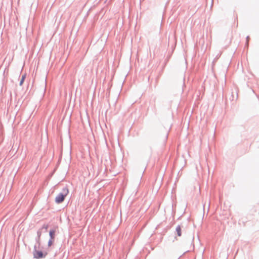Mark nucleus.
Instances as JSON below:
<instances>
[{
	"mask_svg": "<svg viewBox=\"0 0 259 259\" xmlns=\"http://www.w3.org/2000/svg\"><path fill=\"white\" fill-rule=\"evenodd\" d=\"M176 232L179 236H181L182 235L181 227H180V226H178L177 227Z\"/></svg>",
	"mask_w": 259,
	"mask_h": 259,
	"instance_id": "obj_6",
	"label": "nucleus"
},
{
	"mask_svg": "<svg viewBox=\"0 0 259 259\" xmlns=\"http://www.w3.org/2000/svg\"><path fill=\"white\" fill-rule=\"evenodd\" d=\"M56 231L54 229L51 230L49 232L50 239H55Z\"/></svg>",
	"mask_w": 259,
	"mask_h": 259,
	"instance_id": "obj_4",
	"label": "nucleus"
},
{
	"mask_svg": "<svg viewBox=\"0 0 259 259\" xmlns=\"http://www.w3.org/2000/svg\"><path fill=\"white\" fill-rule=\"evenodd\" d=\"M54 239H50L49 241H48V246H51L52 245L53 243V242H54Z\"/></svg>",
	"mask_w": 259,
	"mask_h": 259,
	"instance_id": "obj_7",
	"label": "nucleus"
},
{
	"mask_svg": "<svg viewBox=\"0 0 259 259\" xmlns=\"http://www.w3.org/2000/svg\"><path fill=\"white\" fill-rule=\"evenodd\" d=\"M69 193L68 189L67 187L64 188L62 192L59 193L55 198V202L60 204L63 202Z\"/></svg>",
	"mask_w": 259,
	"mask_h": 259,
	"instance_id": "obj_1",
	"label": "nucleus"
},
{
	"mask_svg": "<svg viewBox=\"0 0 259 259\" xmlns=\"http://www.w3.org/2000/svg\"><path fill=\"white\" fill-rule=\"evenodd\" d=\"M48 228V225H44L43 226L37 231V236L41 237L43 230L44 232H47Z\"/></svg>",
	"mask_w": 259,
	"mask_h": 259,
	"instance_id": "obj_3",
	"label": "nucleus"
},
{
	"mask_svg": "<svg viewBox=\"0 0 259 259\" xmlns=\"http://www.w3.org/2000/svg\"><path fill=\"white\" fill-rule=\"evenodd\" d=\"M35 243H41L40 241V237L36 236L35 239Z\"/></svg>",
	"mask_w": 259,
	"mask_h": 259,
	"instance_id": "obj_9",
	"label": "nucleus"
},
{
	"mask_svg": "<svg viewBox=\"0 0 259 259\" xmlns=\"http://www.w3.org/2000/svg\"><path fill=\"white\" fill-rule=\"evenodd\" d=\"M41 248V243H35L33 250H39Z\"/></svg>",
	"mask_w": 259,
	"mask_h": 259,
	"instance_id": "obj_5",
	"label": "nucleus"
},
{
	"mask_svg": "<svg viewBox=\"0 0 259 259\" xmlns=\"http://www.w3.org/2000/svg\"><path fill=\"white\" fill-rule=\"evenodd\" d=\"M25 78V75H23V76H22L21 79V80H20V83H19V84H20V85H22V84H23V82H24V80Z\"/></svg>",
	"mask_w": 259,
	"mask_h": 259,
	"instance_id": "obj_8",
	"label": "nucleus"
},
{
	"mask_svg": "<svg viewBox=\"0 0 259 259\" xmlns=\"http://www.w3.org/2000/svg\"><path fill=\"white\" fill-rule=\"evenodd\" d=\"M47 255V252H44L39 250H33V255L34 258L40 259L45 258Z\"/></svg>",
	"mask_w": 259,
	"mask_h": 259,
	"instance_id": "obj_2",
	"label": "nucleus"
}]
</instances>
